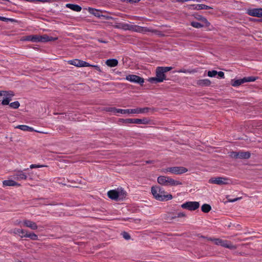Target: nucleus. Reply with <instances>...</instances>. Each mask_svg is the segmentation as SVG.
Segmentation results:
<instances>
[{"label":"nucleus","instance_id":"obj_61","mask_svg":"<svg viewBox=\"0 0 262 262\" xmlns=\"http://www.w3.org/2000/svg\"><path fill=\"white\" fill-rule=\"evenodd\" d=\"M17 262H21V261H18Z\"/></svg>","mask_w":262,"mask_h":262},{"label":"nucleus","instance_id":"obj_31","mask_svg":"<svg viewBox=\"0 0 262 262\" xmlns=\"http://www.w3.org/2000/svg\"><path fill=\"white\" fill-rule=\"evenodd\" d=\"M258 78L256 77H244V82H252L255 81Z\"/></svg>","mask_w":262,"mask_h":262},{"label":"nucleus","instance_id":"obj_26","mask_svg":"<svg viewBox=\"0 0 262 262\" xmlns=\"http://www.w3.org/2000/svg\"><path fill=\"white\" fill-rule=\"evenodd\" d=\"M164 219L167 222H170L172 220L176 219V216H174V214L171 212L167 213V214H164Z\"/></svg>","mask_w":262,"mask_h":262},{"label":"nucleus","instance_id":"obj_32","mask_svg":"<svg viewBox=\"0 0 262 262\" xmlns=\"http://www.w3.org/2000/svg\"><path fill=\"white\" fill-rule=\"evenodd\" d=\"M120 110H122V109H118L115 107H108L106 108V111L107 112H112L114 114L120 113V112L118 111Z\"/></svg>","mask_w":262,"mask_h":262},{"label":"nucleus","instance_id":"obj_54","mask_svg":"<svg viewBox=\"0 0 262 262\" xmlns=\"http://www.w3.org/2000/svg\"><path fill=\"white\" fill-rule=\"evenodd\" d=\"M140 0H131L130 1V3H137L139 2Z\"/></svg>","mask_w":262,"mask_h":262},{"label":"nucleus","instance_id":"obj_30","mask_svg":"<svg viewBox=\"0 0 262 262\" xmlns=\"http://www.w3.org/2000/svg\"><path fill=\"white\" fill-rule=\"evenodd\" d=\"M14 233L15 234H19L21 236V235L25 234L27 233V232L25 230L22 229H15L14 230Z\"/></svg>","mask_w":262,"mask_h":262},{"label":"nucleus","instance_id":"obj_29","mask_svg":"<svg viewBox=\"0 0 262 262\" xmlns=\"http://www.w3.org/2000/svg\"><path fill=\"white\" fill-rule=\"evenodd\" d=\"M195 18L197 19L201 20L204 23L207 27H208L210 25V23L207 20V19L205 17L202 16V15H198L197 16L195 17Z\"/></svg>","mask_w":262,"mask_h":262},{"label":"nucleus","instance_id":"obj_2","mask_svg":"<svg viewBox=\"0 0 262 262\" xmlns=\"http://www.w3.org/2000/svg\"><path fill=\"white\" fill-rule=\"evenodd\" d=\"M159 184L164 186H177L181 185L182 183L173 179L166 176H161L157 179Z\"/></svg>","mask_w":262,"mask_h":262},{"label":"nucleus","instance_id":"obj_50","mask_svg":"<svg viewBox=\"0 0 262 262\" xmlns=\"http://www.w3.org/2000/svg\"><path fill=\"white\" fill-rule=\"evenodd\" d=\"M91 67L94 68L96 70H97L99 72H101L100 67L97 65H91Z\"/></svg>","mask_w":262,"mask_h":262},{"label":"nucleus","instance_id":"obj_39","mask_svg":"<svg viewBox=\"0 0 262 262\" xmlns=\"http://www.w3.org/2000/svg\"><path fill=\"white\" fill-rule=\"evenodd\" d=\"M123 237V238L126 240H129L130 239V235L126 232H123L121 234Z\"/></svg>","mask_w":262,"mask_h":262},{"label":"nucleus","instance_id":"obj_8","mask_svg":"<svg viewBox=\"0 0 262 262\" xmlns=\"http://www.w3.org/2000/svg\"><path fill=\"white\" fill-rule=\"evenodd\" d=\"M122 120L123 122L126 124L134 123L138 124H147L149 123V120L145 118L143 119L128 118L122 119Z\"/></svg>","mask_w":262,"mask_h":262},{"label":"nucleus","instance_id":"obj_44","mask_svg":"<svg viewBox=\"0 0 262 262\" xmlns=\"http://www.w3.org/2000/svg\"><path fill=\"white\" fill-rule=\"evenodd\" d=\"M239 152L233 151L231 153V156L234 158H238Z\"/></svg>","mask_w":262,"mask_h":262},{"label":"nucleus","instance_id":"obj_5","mask_svg":"<svg viewBox=\"0 0 262 262\" xmlns=\"http://www.w3.org/2000/svg\"><path fill=\"white\" fill-rule=\"evenodd\" d=\"M208 240L214 242L216 245H220L223 247L228 248L229 249H235L236 247L233 245L231 242L227 240H223L220 238H209Z\"/></svg>","mask_w":262,"mask_h":262},{"label":"nucleus","instance_id":"obj_60","mask_svg":"<svg viewBox=\"0 0 262 262\" xmlns=\"http://www.w3.org/2000/svg\"><path fill=\"white\" fill-rule=\"evenodd\" d=\"M180 72H184V71H182V70H181V71H180Z\"/></svg>","mask_w":262,"mask_h":262},{"label":"nucleus","instance_id":"obj_37","mask_svg":"<svg viewBox=\"0 0 262 262\" xmlns=\"http://www.w3.org/2000/svg\"><path fill=\"white\" fill-rule=\"evenodd\" d=\"M11 100L10 97H6L2 100V104L4 105H8Z\"/></svg>","mask_w":262,"mask_h":262},{"label":"nucleus","instance_id":"obj_15","mask_svg":"<svg viewBox=\"0 0 262 262\" xmlns=\"http://www.w3.org/2000/svg\"><path fill=\"white\" fill-rule=\"evenodd\" d=\"M13 176L16 180H26L27 178V176L23 171H16Z\"/></svg>","mask_w":262,"mask_h":262},{"label":"nucleus","instance_id":"obj_55","mask_svg":"<svg viewBox=\"0 0 262 262\" xmlns=\"http://www.w3.org/2000/svg\"><path fill=\"white\" fill-rule=\"evenodd\" d=\"M99 41L101 42H103V43H106L107 41H103V40H99Z\"/></svg>","mask_w":262,"mask_h":262},{"label":"nucleus","instance_id":"obj_58","mask_svg":"<svg viewBox=\"0 0 262 262\" xmlns=\"http://www.w3.org/2000/svg\"><path fill=\"white\" fill-rule=\"evenodd\" d=\"M201 237L203 238H205V237L204 236H201Z\"/></svg>","mask_w":262,"mask_h":262},{"label":"nucleus","instance_id":"obj_4","mask_svg":"<svg viewBox=\"0 0 262 262\" xmlns=\"http://www.w3.org/2000/svg\"><path fill=\"white\" fill-rule=\"evenodd\" d=\"M156 77L149 78L148 81L151 83H157L163 82L166 79V76L160 67H158L156 70Z\"/></svg>","mask_w":262,"mask_h":262},{"label":"nucleus","instance_id":"obj_12","mask_svg":"<svg viewBox=\"0 0 262 262\" xmlns=\"http://www.w3.org/2000/svg\"><path fill=\"white\" fill-rule=\"evenodd\" d=\"M247 13L252 16L257 17H262V9L261 8H254L248 10Z\"/></svg>","mask_w":262,"mask_h":262},{"label":"nucleus","instance_id":"obj_33","mask_svg":"<svg viewBox=\"0 0 262 262\" xmlns=\"http://www.w3.org/2000/svg\"><path fill=\"white\" fill-rule=\"evenodd\" d=\"M90 66H91V64H90V63H89L84 61L81 60H80V61L79 62V64L77 66L78 67H90Z\"/></svg>","mask_w":262,"mask_h":262},{"label":"nucleus","instance_id":"obj_28","mask_svg":"<svg viewBox=\"0 0 262 262\" xmlns=\"http://www.w3.org/2000/svg\"><path fill=\"white\" fill-rule=\"evenodd\" d=\"M211 206L207 204H204L201 207V210L204 213L209 212L211 210Z\"/></svg>","mask_w":262,"mask_h":262},{"label":"nucleus","instance_id":"obj_1","mask_svg":"<svg viewBox=\"0 0 262 262\" xmlns=\"http://www.w3.org/2000/svg\"><path fill=\"white\" fill-rule=\"evenodd\" d=\"M151 191L152 194L157 200L165 201L172 199L171 194H165V191L159 186H152L151 189Z\"/></svg>","mask_w":262,"mask_h":262},{"label":"nucleus","instance_id":"obj_17","mask_svg":"<svg viewBox=\"0 0 262 262\" xmlns=\"http://www.w3.org/2000/svg\"><path fill=\"white\" fill-rule=\"evenodd\" d=\"M66 7L76 12H80L82 9L80 6L72 4H66Z\"/></svg>","mask_w":262,"mask_h":262},{"label":"nucleus","instance_id":"obj_53","mask_svg":"<svg viewBox=\"0 0 262 262\" xmlns=\"http://www.w3.org/2000/svg\"><path fill=\"white\" fill-rule=\"evenodd\" d=\"M8 19L7 18H6V17H2V16H1V18H0V20H2V21H6L7 20H8Z\"/></svg>","mask_w":262,"mask_h":262},{"label":"nucleus","instance_id":"obj_52","mask_svg":"<svg viewBox=\"0 0 262 262\" xmlns=\"http://www.w3.org/2000/svg\"><path fill=\"white\" fill-rule=\"evenodd\" d=\"M146 164H153L154 163V161L152 160H147L145 161Z\"/></svg>","mask_w":262,"mask_h":262},{"label":"nucleus","instance_id":"obj_6","mask_svg":"<svg viewBox=\"0 0 262 262\" xmlns=\"http://www.w3.org/2000/svg\"><path fill=\"white\" fill-rule=\"evenodd\" d=\"M151 110L149 107L136 108L133 109H126L118 111L121 114H144L148 112Z\"/></svg>","mask_w":262,"mask_h":262},{"label":"nucleus","instance_id":"obj_48","mask_svg":"<svg viewBox=\"0 0 262 262\" xmlns=\"http://www.w3.org/2000/svg\"><path fill=\"white\" fill-rule=\"evenodd\" d=\"M170 169H171V167H167L166 168L162 169V172H163L164 173H167L168 172H170Z\"/></svg>","mask_w":262,"mask_h":262},{"label":"nucleus","instance_id":"obj_27","mask_svg":"<svg viewBox=\"0 0 262 262\" xmlns=\"http://www.w3.org/2000/svg\"><path fill=\"white\" fill-rule=\"evenodd\" d=\"M195 9L196 10H202V9H205V10H208V9H212V7H211L210 6H207V5H204V4H198V5H196V6L195 7Z\"/></svg>","mask_w":262,"mask_h":262},{"label":"nucleus","instance_id":"obj_51","mask_svg":"<svg viewBox=\"0 0 262 262\" xmlns=\"http://www.w3.org/2000/svg\"><path fill=\"white\" fill-rule=\"evenodd\" d=\"M196 5H191L189 6V9L191 10H196L195 7Z\"/></svg>","mask_w":262,"mask_h":262},{"label":"nucleus","instance_id":"obj_43","mask_svg":"<svg viewBox=\"0 0 262 262\" xmlns=\"http://www.w3.org/2000/svg\"><path fill=\"white\" fill-rule=\"evenodd\" d=\"M1 92H2V94H3V93H7V96H8V97H10L11 99V97L14 96V94H13V92H12V91H9V92L1 91Z\"/></svg>","mask_w":262,"mask_h":262},{"label":"nucleus","instance_id":"obj_47","mask_svg":"<svg viewBox=\"0 0 262 262\" xmlns=\"http://www.w3.org/2000/svg\"><path fill=\"white\" fill-rule=\"evenodd\" d=\"M227 199H228V202H235V201H237V200H240V199H241V198H235V199H229V198H227Z\"/></svg>","mask_w":262,"mask_h":262},{"label":"nucleus","instance_id":"obj_19","mask_svg":"<svg viewBox=\"0 0 262 262\" xmlns=\"http://www.w3.org/2000/svg\"><path fill=\"white\" fill-rule=\"evenodd\" d=\"M106 64L110 67H115L118 64V61L116 59H109L105 61Z\"/></svg>","mask_w":262,"mask_h":262},{"label":"nucleus","instance_id":"obj_18","mask_svg":"<svg viewBox=\"0 0 262 262\" xmlns=\"http://www.w3.org/2000/svg\"><path fill=\"white\" fill-rule=\"evenodd\" d=\"M3 184L4 186H20V184L12 180H4L3 182Z\"/></svg>","mask_w":262,"mask_h":262},{"label":"nucleus","instance_id":"obj_46","mask_svg":"<svg viewBox=\"0 0 262 262\" xmlns=\"http://www.w3.org/2000/svg\"><path fill=\"white\" fill-rule=\"evenodd\" d=\"M123 27L124 29H127V30H130V29H129L130 28V27H132V25H129V24H124Z\"/></svg>","mask_w":262,"mask_h":262},{"label":"nucleus","instance_id":"obj_14","mask_svg":"<svg viewBox=\"0 0 262 262\" xmlns=\"http://www.w3.org/2000/svg\"><path fill=\"white\" fill-rule=\"evenodd\" d=\"M130 27V30L137 32H153V31H151L147 28L143 27L137 25H132V27Z\"/></svg>","mask_w":262,"mask_h":262},{"label":"nucleus","instance_id":"obj_13","mask_svg":"<svg viewBox=\"0 0 262 262\" xmlns=\"http://www.w3.org/2000/svg\"><path fill=\"white\" fill-rule=\"evenodd\" d=\"M23 226L28 228H30L32 230H37L38 226L34 222H33L29 220H24L23 221Z\"/></svg>","mask_w":262,"mask_h":262},{"label":"nucleus","instance_id":"obj_11","mask_svg":"<svg viewBox=\"0 0 262 262\" xmlns=\"http://www.w3.org/2000/svg\"><path fill=\"white\" fill-rule=\"evenodd\" d=\"M170 173L174 174H181L185 173L188 171V169L182 166H174L171 167L170 169Z\"/></svg>","mask_w":262,"mask_h":262},{"label":"nucleus","instance_id":"obj_10","mask_svg":"<svg viewBox=\"0 0 262 262\" xmlns=\"http://www.w3.org/2000/svg\"><path fill=\"white\" fill-rule=\"evenodd\" d=\"M126 80L136 83L143 85L144 80L143 78L136 75H127L125 78Z\"/></svg>","mask_w":262,"mask_h":262},{"label":"nucleus","instance_id":"obj_7","mask_svg":"<svg viewBox=\"0 0 262 262\" xmlns=\"http://www.w3.org/2000/svg\"><path fill=\"white\" fill-rule=\"evenodd\" d=\"M200 204L198 202H186L181 205V207L183 209H187L190 211H194L199 208Z\"/></svg>","mask_w":262,"mask_h":262},{"label":"nucleus","instance_id":"obj_21","mask_svg":"<svg viewBox=\"0 0 262 262\" xmlns=\"http://www.w3.org/2000/svg\"><path fill=\"white\" fill-rule=\"evenodd\" d=\"M24 40L37 42V35H28L25 37Z\"/></svg>","mask_w":262,"mask_h":262},{"label":"nucleus","instance_id":"obj_22","mask_svg":"<svg viewBox=\"0 0 262 262\" xmlns=\"http://www.w3.org/2000/svg\"><path fill=\"white\" fill-rule=\"evenodd\" d=\"M16 128L20 129L24 131L33 132L34 129L26 125H19L15 127Z\"/></svg>","mask_w":262,"mask_h":262},{"label":"nucleus","instance_id":"obj_34","mask_svg":"<svg viewBox=\"0 0 262 262\" xmlns=\"http://www.w3.org/2000/svg\"><path fill=\"white\" fill-rule=\"evenodd\" d=\"M19 105H20V104H19V102L17 101H14L13 102H11L9 104L10 107H11V108H14V109H16V108H18Z\"/></svg>","mask_w":262,"mask_h":262},{"label":"nucleus","instance_id":"obj_38","mask_svg":"<svg viewBox=\"0 0 262 262\" xmlns=\"http://www.w3.org/2000/svg\"><path fill=\"white\" fill-rule=\"evenodd\" d=\"M217 73V71L215 70L209 71L208 72V76L210 77H215Z\"/></svg>","mask_w":262,"mask_h":262},{"label":"nucleus","instance_id":"obj_56","mask_svg":"<svg viewBox=\"0 0 262 262\" xmlns=\"http://www.w3.org/2000/svg\"><path fill=\"white\" fill-rule=\"evenodd\" d=\"M91 10H92V11H94V9H90V12H91ZM95 11H96L97 12H98V11H97L96 10H95Z\"/></svg>","mask_w":262,"mask_h":262},{"label":"nucleus","instance_id":"obj_40","mask_svg":"<svg viewBox=\"0 0 262 262\" xmlns=\"http://www.w3.org/2000/svg\"><path fill=\"white\" fill-rule=\"evenodd\" d=\"M160 68L163 71L165 74V73L172 69V68L171 67H160Z\"/></svg>","mask_w":262,"mask_h":262},{"label":"nucleus","instance_id":"obj_23","mask_svg":"<svg viewBox=\"0 0 262 262\" xmlns=\"http://www.w3.org/2000/svg\"><path fill=\"white\" fill-rule=\"evenodd\" d=\"M21 238L29 237V238H31V239L34 240V241L38 239V236L34 233H28L27 232L25 234H24L23 235H21Z\"/></svg>","mask_w":262,"mask_h":262},{"label":"nucleus","instance_id":"obj_24","mask_svg":"<svg viewBox=\"0 0 262 262\" xmlns=\"http://www.w3.org/2000/svg\"><path fill=\"white\" fill-rule=\"evenodd\" d=\"M244 83H245L244 78L242 79H236V80L234 79V80H232V81H231V85L234 87L238 86Z\"/></svg>","mask_w":262,"mask_h":262},{"label":"nucleus","instance_id":"obj_59","mask_svg":"<svg viewBox=\"0 0 262 262\" xmlns=\"http://www.w3.org/2000/svg\"><path fill=\"white\" fill-rule=\"evenodd\" d=\"M94 14L96 16L97 15V13H94Z\"/></svg>","mask_w":262,"mask_h":262},{"label":"nucleus","instance_id":"obj_20","mask_svg":"<svg viewBox=\"0 0 262 262\" xmlns=\"http://www.w3.org/2000/svg\"><path fill=\"white\" fill-rule=\"evenodd\" d=\"M251 153L249 151H239L238 158L241 159H248L250 158Z\"/></svg>","mask_w":262,"mask_h":262},{"label":"nucleus","instance_id":"obj_49","mask_svg":"<svg viewBox=\"0 0 262 262\" xmlns=\"http://www.w3.org/2000/svg\"><path fill=\"white\" fill-rule=\"evenodd\" d=\"M57 39H58L57 37H53L49 36L48 41H55V40H57Z\"/></svg>","mask_w":262,"mask_h":262},{"label":"nucleus","instance_id":"obj_3","mask_svg":"<svg viewBox=\"0 0 262 262\" xmlns=\"http://www.w3.org/2000/svg\"><path fill=\"white\" fill-rule=\"evenodd\" d=\"M107 195L112 200H122L126 195V192L123 189L111 190L108 191Z\"/></svg>","mask_w":262,"mask_h":262},{"label":"nucleus","instance_id":"obj_57","mask_svg":"<svg viewBox=\"0 0 262 262\" xmlns=\"http://www.w3.org/2000/svg\"><path fill=\"white\" fill-rule=\"evenodd\" d=\"M0 96H2V92L0 91Z\"/></svg>","mask_w":262,"mask_h":262},{"label":"nucleus","instance_id":"obj_16","mask_svg":"<svg viewBox=\"0 0 262 262\" xmlns=\"http://www.w3.org/2000/svg\"><path fill=\"white\" fill-rule=\"evenodd\" d=\"M196 84L201 86H208L211 84V81L208 79H200L197 81Z\"/></svg>","mask_w":262,"mask_h":262},{"label":"nucleus","instance_id":"obj_25","mask_svg":"<svg viewBox=\"0 0 262 262\" xmlns=\"http://www.w3.org/2000/svg\"><path fill=\"white\" fill-rule=\"evenodd\" d=\"M48 39H49V36L47 34H44L41 36L37 35V42H46L48 41Z\"/></svg>","mask_w":262,"mask_h":262},{"label":"nucleus","instance_id":"obj_35","mask_svg":"<svg viewBox=\"0 0 262 262\" xmlns=\"http://www.w3.org/2000/svg\"><path fill=\"white\" fill-rule=\"evenodd\" d=\"M191 25L195 28H201L204 26V25H202L201 23L196 21H192Z\"/></svg>","mask_w":262,"mask_h":262},{"label":"nucleus","instance_id":"obj_36","mask_svg":"<svg viewBox=\"0 0 262 262\" xmlns=\"http://www.w3.org/2000/svg\"><path fill=\"white\" fill-rule=\"evenodd\" d=\"M80 61V59H75L73 60H69L68 62L72 65H74L75 66L77 67L78 64H79V62Z\"/></svg>","mask_w":262,"mask_h":262},{"label":"nucleus","instance_id":"obj_45","mask_svg":"<svg viewBox=\"0 0 262 262\" xmlns=\"http://www.w3.org/2000/svg\"><path fill=\"white\" fill-rule=\"evenodd\" d=\"M217 75L221 78H224V73L222 71L217 72Z\"/></svg>","mask_w":262,"mask_h":262},{"label":"nucleus","instance_id":"obj_41","mask_svg":"<svg viewBox=\"0 0 262 262\" xmlns=\"http://www.w3.org/2000/svg\"><path fill=\"white\" fill-rule=\"evenodd\" d=\"M47 165H39V164H31L30 166V168H40V167H47Z\"/></svg>","mask_w":262,"mask_h":262},{"label":"nucleus","instance_id":"obj_42","mask_svg":"<svg viewBox=\"0 0 262 262\" xmlns=\"http://www.w3.org/2000/svg\"><path fill=\"white\" fill-rule=\"evenodd\" d=\"M176 218L177 217H183L186 216V214L184 212H178L176 213L175 215L174 214Z\"/></svg>","mask_w":262,"mask_h":262},{"label":"nucleus","instance_id":"obj_9","mask_svg":"<svg viewBox=\"0 0 262 262\" xmlns=\"http://www.w3.org/2000/svg\"><path fill=\"white\" fill-rule=\"evenodd\" d=\"M209 183L220 185L229 184V180L224 177H214L209 180Z\"/></svg>","mask_w":262,"mask_h":262}]
</instances>
